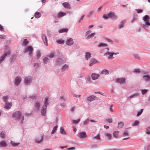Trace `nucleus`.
I'll return each instance as SVG.
<instances>
[{
  "mask_svg": "<svg viewBox=\"0 0 150 150\" xmlns=\"http://www.w3.org/2000/svg\"><path fill=\"white\" fill-rule=\"evenodd\" d=\"M48 100V98H46L45 99V104L44 106L42 108V109L41 111V113L42 115L43 116H44L45 115L46 112V109L47 108V106L48 105L47 101Z\"/></svg>",
  "mask_w": 150,
  "mask_h": 150,
  "instance_id": "f257e3e1",
  "label": "nucleus"
},
{
  "mask_svg": "<svg viewBox=\"0 0 150 150\" xmlns=\"http://www.w3.org/2000/svg\"><path fill=\"white\" fill-rule=\"evenodd\" d=\"M13 116L16 119H19L21 117V113L20 111L16 112L13 114Z\"/></svg>",
  "mask_w": 150,
  "mask_h": 150,
  "instance_id": "f03ea898",
  "label": "nucleus"
},
{
  "mask_svg": "<svg viewBox=\"0 0 150 150\" xmlns=\"http://www.w3.org/2000/svg\"><path fill=\"white\" fill-rule=\"evenodd\" d=\"M33 48L31 46L28 47L25 49V52H28L30 55H32L33 52Z\"/></svg>",
  "mask_w": 150,
  "mask_h": 150,
  "instance_id": "7ed1b4c3",
  "label": "nucleus"
},
{
  "mask_svg": "<svg viewBox=\"0 0 150 150\" xmlns=\"http://www.w3.org/2000/svg\"><path fill=\"white\" fill-rule=\"evenodd\" d=\"M78 136L81 139H83L87 137V135L85 132H79Z\"/></svg>",
  "mask_w": 150,
  "mask_h": 150,
  "instance_id": "20e7f679",
  "label": "nucleus"
},
{
  "mask_svg": "<svg viewBox=\"0 0 150 150\" xmlns=\"http://www.w3.org/2000/svg\"><path fill=\"white\" fill-rule=\"evenodd\" d=\"M116 82L120 84L125 83V79L124 78H118L116 79Z\"/></svg>",
  "mask_w": 150,
  "mask_h": 150,
  "instance_id": "39448f33",
  "label": "nucleus"
},
{
  "mask_svg": "<svg viewBox=\"0 0 150 150\" xmlns=\"http://www.w3.org/2000/svg\"><path fill=\"white\" fill-rule=\"evenodd\" d=\"M66 43L67 45H71L74 43V41L72 38H70L66 41Z\"/></svg>",
  "mask_w": 150,
  "mask_h": 150,
  "instance_id": "423d86ee",
  "label": "nucleus"
},
{
  "mask_svg": "<svg viewBox=\"0 0 150 150\" xmlns=\"http://www.w3.org/2000/svg\"><path fill=\"white\" fill-rule=\"evenodd\" d=\"M108 16L109 18H112L114 19H115L117 18V17L114 13H109L108 14Z\"/></svg>",
  "mask_w": 150,
  "mask_h": 150,
  "instance_id": "0eeeda50",
  "label": "nucleus"
},
{
  "mask_svg": "<svg viewBox=\"0 0 150 150\" xmlns=\"http://www.w3.org/2000/svg\"><path fill=\"white\" fill-rule=\"evenodd\" d=\"M32 78L30 76H28L25 78V83L26 84H28L31 82Z\"/></svg>",
  "mask_w": 150,
  "mask_h": 150,
  "instance_id": "6e6552de",
  "label": "nucleus"
},
{
  "mask_svg": "<svg viewBox=\"0 0 150 150\" xmlns=\"http://www.w3.org/2000/svg\"><path fill=\"white\" fill-rule=\"evenodd\" d=\"M43 139V137L42 135H40L38 136L36 139V141L38 143L41 142Z\"/></svg>",
  "mask_w": 150,
  "mask_h": 150,
  "instance_id": "1a4fd4ad",
  "label": "nucleus"
},
{
  "mask_svg": "<svg viewBox=\"0 0 150 150\" xmlns=\"http://www.w3.org/2000/svg\"><path fill=\"white\" fill-rule=\"evenodd\" d=\"M91 77L93 80H95L98 78L99 77V75L95 73H93L91 74Z\"/></svg>",
  "mask_w": 150,
  "mask_h": 150,
  "instance_id": "9d476101",
  "label": "nucleus"
},
{
  "mask_svg": "<svg viewBox=\"0 0 150 150\" xmlns=\"http://www.w3.org/2000/svg\"><path fill=\"white\" fill-rule=\"evenodd\" d=\"M21 81V79L20 77H16L15 79V83L16 85H18L20 83Z\"/></svg>",
  "mask_w": 150,
  "mask_h": 150,
  "instance_id": "9b49d317",
  "label": "nucleus"
},
{
  "mask_svg": "<svg viewBox=\"0 0 150 150\" xmlns=\"http://www.w3.org/2000/svg\"><path fill=\"white\" fill-rule=\"evenodd\" d=\"M96 98V97L95 96H91L87 98V100L90 102H91L95 100Z\"/></svg>",
  "mask_w": 150,
  "mask_h": 150,
  "instance_id": "f8f14e48",
  "label": "nucleus"
},
{
  "mask_svg": "<svg viewBox=\"0 0 150 150\" xmlns=\"http://www.w3.org/2000/svg\"><path fill=\"white\" fill-rule=\"evenodd\" d=\"M12 103H8V101H6V103L5 108L6 109H9L12 106Z\"/></svg>",
  "mask_w": 150,
  "mask_h": 150,
  "instance_id": "ddd939ff",
  "label": "nucleus"
},
{
  "mask_svg": "<svg viewBox=\"0 0 150 150\" xmlns=\"http://www.w3.org/2000/svg\"><path fill=\"white\" fill-rule=\"evenodd\" d=\"M115 53H111V52H106L105 53V55H109V56L108 57V59H112L114 58V57L113 56V55Z\"/></svg>",
  "mask_w": 150,
  "mask_h": 150,
  "instance_id": "4468645a",
  "label": "nucleus"
},
{
  "mask_svg": "<svg viewBox=\"0 0 150 150\" xmlns=\"http://www.w3.org/2000/svg\"><path fill=\"white\" fill-rule=\"evenodd\" d=\"M10 52H8L7 53L5 54L2 56L1 57L0 59V63H1L4 60V58L7 56V55L10 54Z\"/></svg>",
  "mask_w": 150,
  "mask_h": 150,
  "instance_id": "2eb2a0df",
  "label": "nucleus"
},
{
  "mask_svg": "<svg viewBox=\"0 0 150 150\" xmlns=\"http://www.w3.org/2000/svg\"><path fill=\"white\" fill-rule=\"evenodd\" d=\"M66 14L65 13L62 11L59 12L57 15V17L59 18H61L63 16L66 15Z\"/></svg>",
  "mask_w": 150,
  "mask_h": 150,
  "instance_id": "dca6fc26",
  "label": "nucleus"
},
{
  "mask_svg": "<svg viewBox=\"0 0 150 150\" xmlns=\"http://www.w3.org/2000/svg\"><path fill=\"white\" fill-rule=\"evenodd\" d=\"M42 38L44 43L45 44L46 46H47L48 45L47 40L46 36L45 35H42Z\"/></svg>",
  "mask_w": 150,
  "mask_h": 150,
  "instance_id": "f3484780",
  "label": "nucleus"
},
{
  "mask_svg": "<svg viewBox=\"0 0 150 150\" xmlns=\"http://www.w3.org/2000/svg\"><path fill=\"white\" fill-rule=\"evenodd\" d=\"M63 6L66 8H70V5L68 2H64L62 4Z\"/></svg>",
  "mask_w": 150,
  "mask_h": 150,
  "instance_id": "a211bd4d",
  "label": "nucleus"
},
{
  "mask_svg": "<svg viewBox=\"0 0 150 150\" xmlns=\"http://www.w3.org/2000/svg\"><path fill=\"white\" fill-rule=\"evenodd\" d=\"M98 61L95 59H92L89 65L90 66H91L93 64L96 63Z\"/></svg>",
  "mask_w": 150,
  "mask_h": 150,
  "instance_id": "6ab92c4d",
  "label": "nucleus"
},
{
  "mask_svg": "<svg viewBox=\"0 0 150 150\" xmlns=\"http://www.w3.org/2000/svg\"><path fill=\"white\" fill-rule=\"evenodd\" d=\"M143 78L144 80L148 81L150 80V76L149 75H144Z\"/></svg>",
  "mask_w": 150,
  "mask_h": 150,
  "instance_id": "aec40b11",
  "label": "nucleus"
},
{
  "mask_svg": "<svg viewBox=\"0 0 150 150\" xmlns=\"http://www.w3.org/2000/svg\"><path fill=\"white\" fill-rule=\"evenodd\" d=\"M105 136L108 140H109L111 139L112 136L110 134L106 133L105 134Z\"/></svg>",
  "mask_w": 150,
  "mask_h": 150,
  "instance_id": "412c9836",
  "label": "nucleus"
},
{
  "mask_svg": "<svg viewBox=\"0 0 150 150\" xmlns=\"http://www.w3.org/2000/svg\"><path fill=\"white\" fill-rule=\"evenodd\" d=\"M7 144L6 142L4 141H1L0 142V146L1 147H6Z\"/></svg>",
  "mask_w": 150,
  "mask_h": 150,
  "instance_id": "4be33fe9",
  "label": "nucleus"
},
{
  "mask_svg": "<svg viewBox=\"0 0 150 150\" xmlns=\"http://www.w3.org/2000/svg\"><path fill=\"white\" fill-rule=\"evenodd\" d=\"M125 20H124L122 21L120 23V24L119 25V28L120 29L122 28H123L124 26V24L125 22Z\"/></svg>",
  "mask_w": 150,
  "mask_h": 150,
  "instance_id": "5701e85b",
  "label": "nucleus"
},
{
  "mask_svg": "<svg viewBox=\"0 0 150 150\" xmlns=\"http://www.w3.org/2000/svg\"><path fill=\"white\" fill-rule=\"evenodd\" d=\"M60 132L61 133L64 135L66 134V133L62 127H61L60 129Z\"/></svg>",
  "mask_w": 150,
  "mask_h": 150,
  "instance_id": "b1692460",
  "label": "nucleus"
},
{
  "mask_svg": "<svg viewBox=\"0 0 150 150\" xmlns=\"http://www.w3.org/2000/svg\"><path fill=\"white\" fill-rule=\"evenodd\" d=\"M119 132L118 131H115L113 134V136L115 138H117L118 136Z\"/></svg>",
  "mask_w": 150,
  "mask_h": 150,
  "instance_id": "393cba45",
  "label": "nucleus"
},
{
  "mask_svg": "<svg viewBox=\"0 0 150 150\" xmlns=\"http://www.w3.org/2000/svg\"><path fill=\"white\" fill-rule=\"evenodd\" d=\"M41 16L40 13L38 12H36L35 14V16L37 18H40Z\"/></svg>",
  "mask_w": 150,
  "mask_h": 150,
  "instance_id": "a878e982",
  "label": "nucleus"
},
{
  "mask_svg": "<svg viewBox=\"0 0 150 150\" xmlns=\"http://www.w3.org/2000/svg\"><path fill=\"white\" fill-rule=\"evenodd\" d=\"M68 30V29L67 28H64L62 29L59 31V33H62L64 32H67Z\"/></svg>",
  "mask_w": 150,
  "mask_h": 150,
  "instance_id": "bb28decb",
  "label": "nucleus"
},
{
  "mask_svg": "<svg viewBox=\"0 0 150 150\" xmlns=\"http://www.w3.org/2000/svg\"><path fill=\"white\" fill-rule=\"evenodd\" d=\"M80 119H77V120H72L71 121V122L75 124H78L80 121Z\"/></svg>",
  "mask_w": 150,
  "mask_h": 150,
  "instance_id": "cd10ccee",
  "label": "nucleus"
},
{
  "mask_svg": "<svg viewBox=\"0 0 150 150\" xmlns=\"http://www.w3.org/2000/svg\"><path fill=\"white\" fill-rule=\"evenodd\" d=\"M150 18V17L147 15H145L143 18V19L144 21H148Z\"/></svg>",
  "mask_w": 150,
  "mask_h": 150,
  "instance_id": "c85d7f7f",
  "label": "nucleus"
},
{
  "mask_svg": "<svg viewBox=\"0 0 150 150\" xmlns=\"http://www.w3.org/2000/svg\"><path fill=\"white\" fill-rule=\"evenodd\" d=\"M124 125V124L123 122H120L118 124V127L119 128H122Z\"/></svg>",
  "mask_w": 150,
  "mask_h": 150,
  "instance_id": "c756f323",
  "label": "nucleus"
},
{
  "mask_svg": "<svg viewBox=\"0 0 150 150\" xmlns=\"http://www.w3.org/2000/svg\"><path fill=\"white\" fill-rule=\"evenodd\" d=\"M91 57V54L89 52H86V58L88 59Z\"/></svg>",
  "mask_w": 150,
  "mask_h": 150,
  "instance_id": "7c9ffc66",
  "label": "nucleus"
},
{
  "mask_svg": "<svg viewBox=\"0 0 150 150\" xmlns=\"http://www.w3.org/2000/svg\"><path fill=\"white\" fill-rule=\"evenodd\" d=\"M100 74H105L106 75H107L108 74V72L107 70H103L101 71Z\"/></svg>",
  "mask_w": 150,
  "mask_h": 150,
  "instance_id": "2f4dec72",
  "label": "nucleus"
},
{
  "mask_svg": "<svg viewBox=\"0 0 150 150\" xmlns=\"http://www.w3.org/2000/svg\"><path fill=\"white\" fill-rule=\"evenodd\" d=\"M29 43V41L26 39H25L23 40V44L24 45H27Z\"/></svg>",
  "mask_w": 150,
  "mask_h": 150,
  "instance_id": "473e14b6",
  "label": "nucleus"
},
{
  "mask_svg": "<svg viewBox=\"0 0 150 150\" xmlns=\"http://www.w3.org/2000/svg\"><path fill=\"white\" fill-rule=\"evenodd\" d=\"M57 43L60 44H63L64 42V41L62 40H59L56 41Z\"/></svg>",
  "mask_w": 150,
  "mask_h": 150,
  "instance_id": "72a5a7b5",
  "label": "nucleus"
},
{
  "mask_svg": "<svg viewBox=\"0 0 150 150\" xmlns=\"http://www.w3.org/2000/svg\"><path fill=\"white\" fill-rule=\"evenodd\" d=\"M139 124V122L137 120H135L132 123V125L133 126L137 125Z\"/></svg>",
  "mask_w": 150,
  "mask_h": 150,
  "instance_id": "f704fd0d",
  "label": "nucleus"
},
{
  "mask_svg": "<svg viewBox=\"0 0 150 150\" xmlns=\"http://www.w3.org/2000/svg\"><path fill=\"white\" fill-rule=\"evenodd\" d=\"M11 144L13 146H16L19 145V143H15L12 141H11Z\"/></svg>",
  "mask_w": 150,
  "mask_h": 150,
  "instance_id": "c9c22d12",
  "label": "nucleus"
},
{
  "mask_svg": "<svg viewBox=\"0 0 150 150\" xmlns=\"http://www.w3.org/2000/svg\"><path fill=\"white\" fill-rule=\"evenodd\" d=\"M44 62L45 64H46L47 62L49 61L50 59L47 57H45L43 59Z\"/></svg>",
  "mask_w": 150,
  "mask_h": 150,
  "instance_id": "e433bc0d",
  "label": "nucleus"
},
{
  "mask_svg": "<svg viewBox=\"0 0 150 150\" xmlns=\"http://www.w3.org/2000/svg\"><path fill=\"white\" fill-rule=\"evenodd\" d=\"M93 138L94 139H96L98 140H100V137L99 135H97L95 136H93Z\"/></svg>",
  "mask_w": 150,
  "mask_h": 150,
  "instance_id": "4c0bfd02",
  "label": "nucleus"
},
{
  "mask_svg": "<svg viewBox=\"0 0 150 150\" xmlns=\"http://www.w3.org/2000/svg\"><path fill=\"white\" fill-rule=\"evenodd\" d=\"M57 128V126H55L53 128V129L52 130V131L51 132V134H53L54 133Z\"/></svg>",
  "mask_w": 150,
  "mask_h": 150,
  "instance_id": "58836bf2",
  "label": "nucleus"
},
{
  "mask_svg": "<svg viewBox=\"0 0 150 150\" xmlns=\"http://www.w3.org/2000/svg\"><path fill=\"white\" fill-rule=\"evenodd\" d=\"M107 46V45L106 44L101 43L99 44V45H98V47H105Z\"/></svg>",
  "mask_w": 150,
  "mask_h": 150,
  "instance_id": "ea45409f",
  "label": "nucleus"
},
{
  "mask_svg": "<svg viewBox=\"0 0 150 150\" xmlns=\"http://www.w3.org/2000/svg\"><path fill=\"white\" fill-rule=\"evenodd\" d=\"M54 56V53L53 52L51 53L48 56V57L50 58H52Z\"/></svg>",
  "mask_w": 150,
  "mask_h": 150,
  "instance_id": "a19ab883",
  "label": "nucleus"
},
{
  "mask_svg": "<svg viewBox=\"0 0 150 150\" xmlns=\"http://www.w3.org/2000/svg\"><path fill=\"white\" fill-rule=\"evenodd\" d=\"M35 107L37 108V110H39V108L40 106V104L38 102H37L35 103Z\"/></svg>",
  "mask_w": 150,
  "mask_h": 150,
  "instance_id": "79ce46f5",
  "label": "nucleus"
},
{
  "mask_svg": "<svg viewBox=\"0 0 150 150\" xmlns=\"http://www.w3.org/2000/svg\"><path fill=\"white\" fill-rule=\"evenodd\" d=\"M143 109H142L140 111H138L137 113V116H139L142 113L143 111Z\"/></svg>",
  "mask_w": 150,
  "mask_h": 150,
  "instance_id": "37998d69",
  "label": "nucleus"
},
{
  "mask_svg": "<svg viewBox=\"0 0 150 150\" xmlns=\"http://www.w3.org/2000/svg\"><path fill=\"white\" fill-rule=\"evenodd\" d=\"M91 30H89L87 31L86 33V36L87 38H88L90 34L91 33Z\"/></svg>",
  "mask_w": 150,
  "mask_h": 150,
  "instance_id": "c03bdc74",
  "label": "nucleus"
},
{
  "mask_svg": "<svg viewBox=\"0 0 150 150\" xmlns=\"http://www.w3.org/2000/svg\"><path fill=\"white\" fill-rule=\"evenodd\" d=\"M0 135L1 137L3 138H4L5 137V132H2Z\"/></svg>",
  "mask_w": 150,
  "mask_h": 150,
  "instance_id": "a18cd8bd",
  "label": "nucleus"
},
{
  "mask_svg": "<svg viewBox=\"0 0 150 150\" xmlns=\"http://www.w3.org/2000/svg\"><path fill=\"white\" fill-rule=\"evenodd\" d=\"M146 133L147 134H150V126L146 128Z\"/></svg>",
  "mask_w": 150,
  "mask_h": 150,
  "instance_id": "49530a36",
  "label": "nucleus"
},
{
  "mask_svg": "<svg viewBox=\"0 0 150 150\" xmlns=\"http://www.w3.org/2000/svg\"><path fill=\"white\" fill-rule=\"evenodd\" d=\"M148 91V90L144 89L142 90V93L143 95L144 94Z\"/></svg>",
  "mask_w": 150,
  "mask_h": 150,
  "instance_id": "de8ad7c7",
  "label": "nucleus"
},
{
  "mask_svg": "<svg viewBox=\"0 0 150 150\" xmlns=\"http://www.w3.org/2000/svg\"><path fill=\"white\" fill-rule=\"evenodd\" d=\"M106 122L109 123H111L112 122V120L111 119H106Z\"/></svg>",
  "mask_w": 150,
  "mask_h": 150,
  "instance_id": "09e8293b",
  "label": "nucleus"
},
{
  "mask_svg": "<svg viewBox=\"0 0 150 150\" xmlns=\"http://www.w3.org/2000/svg\"><path fill=\"white\" fill-rule=\"evenodd\" d=\"M94 11H90V12H89V13L88 14V16H89L91 15H92L94 13Z\"/></svg>",
  "mask_w": 150,
  "mask_h": 150,
  "instance_id": "8fccbe9b",
  "label": "nucleus"
},
{
  "mask_svg": "<svg viewBox=\"0 0 150 150\" xmlns=\"http://www.w3.org/2000/svg\"><path fill=\"white\" fill-rule=\"evenodd\" d=\"M89 122V120L87 119L84 121V125H86L88 124Z\"/></svg>",
  "mask_w": 150,
  "mask_h": 150,
  "instance_id": "3c124183",
  "label": "nucleus"
},
{
  "mask_svg": "<svg viewBox=\"0 0 150 150\" xmlns=\"http://www.w3.org/2000/svg\"><path fill=\"white\" fill-rule=\"evenodd\" d=\"M68 66L67 65H65L62 67V69L63 70H65L66 69H67L68 68Z\"/></svg>",
  "mask_w": 150,
  "mask_h": 150,
  "instance_id": "603ef678",
  "label": "nucleus"
},
{
  "mask_svg": "<svg viewBox=\"0 0 150 150\" xmlns=\"http://www.w3.org/2000/svg\"><path fill=\"white\" fill-rule=\"evenodd\" d=\"M103 18L105 19H107L109 18L108 17V15H107L106 14H104L103 16Z\"/></svg>",
  "mask_w": 150,
  "mask_h": 150,
  "instance_id": "864d4df0",
  "label": "nucleus"
},
{
  "mask_svg": "<svg viewBox=\"0 0 150 150\" xmlns=\"http://www.w3.org/2000/svg\"><path fill=\"white\" fill-rule=\"evenodd\" d=\"M136 10L137 11L138 13H142L143 11V10L142 9H136Z\"/></svg>",
  "mask_w": 150,
  "mask_h": 150,
  "instance_id": "5fc2aeb1",
  "label": "nucleus"
},
{
  "mask_svg": "<svg viewBox=\"0 0 150 150\" xmlns=\"http://www.w3.org/2000/svg\"><path fill=\"white\" fill-rule=\"evenodd\" d=\"M145 24L147 25H150V23L149 22V20L145 21Z\"/></svg>",
  "mask_w": 150,
  "mask_h": 150,
  "instance_id": "6e6d98bb",
  "label": "nucleus"
},
{
  "mask_svg": "<svg viewBox=\"0 0 150 150\" xmlns=\"http://www.w3.org/2000/svg\"><path fill=\"white\" fill-rule=\"evenodd\" d=\"M87 79L88 82L90 83L91 81V79L90 76H88L87 78Z\"/></svg>",
  "mask_w": 150,
  "mask_h": 150,
  "instance_id": "4d7b16f0",
  "label": "nucleus"
},
{
  "mask_svg": "<svg viewBox=\"0 0 150 150\" xmlns=\"http://www.w3.org/2000/svg\"><path fill=\"white\" fill-rule=\"evenodd\" d=\"M84 17V15H83L81 16V18H80V19L79 20V23H80L81 22V21H82L83 20Z\"/></svg>",
  "mask_w": 150,
  "mask_h": 150,
  "instance_id": "13d9d810",
  "label": "nucleus"
},
{
  "mask_svg": "<svg viewBox=\"0 0 150 150\" xmlns=\"http://www.w3.org/2000/svg\"><path fill=\"white\" fill-rule=\"evenodd\" d=\"M140 71L139 69H136L134 70V72L135 73H139Z\"/></svg>",
  "mask_w": 150,
  "mask_h": 150,
  "instance_id": "bf43d9fd",
  "label": "nucleus"
},
{
  "mask_svg": "<svg viewBox=\"0 0 150 150\" xmlns=\"http://www.w3.org/2000/svg\"><path fill=\"white\" fill-rule=\"evenodd\" d=\"M105 40L108 42H110L111 43L113 42V41L109 39L106 38H105Z\"/></svg>",
  "mask_w": 150,
  "mask_h": 150,
  "instance_id": "052dcab7",
  "label": "nucleus"
},
{
  "mask_svg": "<svg viewBox=\"0 0 150 150\" xmlns=\"http://www.w3.org/2000/svg\"><path fill=\"white\" fill-rule=\"evenodd\" d=\"M8 97L7 96H5L3 97L4 100L6 101L8 99Z\"/></svg>",
  "mask_w": 150,
  "mask_h": 150,
  "instance_id": "680f3d73",
  "label": "nucleus"
},
{
  "mask_svg": "<svg viewBox=\"0 0 150 150\" xmlns=\"http://www.w3.org/2000/svg\"><path fill=\"white\" fill-rule=\"evenodd\" d=\"M128 133L127 132H125L123 133L124 136H128Z\"/></svg>",
  "mask_w": 150,
  "mask_h": 150,
  "instance_id": "e2e57ef3",
  "label": "nucleus"
},
{
  "mask_svg": "<svg viewBox=\"0 0 150 150\" xmlns=\"http://www.w3.org/2000/svg\"><path fill=\"white\" fill-rule=\"evenodd\" d=\"M95 35V33H92L90 34L88 38L93 37Z\"/></svg>",
  "mask_w": 150,
  "mask_h": 150,
  "instance_id": "0e129e2a",
  "label": "nucleus"
},
{
  "mask_svg": "<svg viewBox=\"0 0 150 150\" xmlns=\"http://www.w3.org/2000/svg\"><path fill=\"white\" fill-rule=\"evenodd\" d=\"M110 110L111 112H113V109H112V105H110V109H109Z\"/></svg>",
  "mask_w": 150,
  "mask_h": 150,
  "instance_id": "69168bd1",
  "label": "nucleus"
},
{
  "mask_svg": "<svg viewBox=\"0 0 150 150\" xmlns=\"http://www.w3.org/2000/svg\"><path fill=\"white\" fill-rule=\"evenodd\" d=\"M133 98L132 95L129 96L127 98V99L130 100L131 98Z\"/></svg>",
  "mask_w": 150,
  "mask_h": 150,
  "instance_id": "338daca9",
  "label": "nucleus"
},
{
  "mask_svg": "<svg viewBox=\"0 0 150 150\" xmlns=\"http://www.w3.org/2000/svg\"><path fill=\"white\" fill-rule=\"evenodd\" d=\"M4 30V28L3 26L0 24V30L1 31H3Z\"/></svg>",
  "mask_w": 150,
  "mask_h": 150,
  "instance_id": "774afa93",
  "label": "nucleus"
}]
</instances>
